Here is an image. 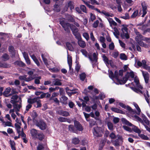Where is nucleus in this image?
I'll use <instances>...</instances> for the list:
<instances>
[{"instance_id": "nucleus-1", "label": "nucleus", "mask_w": 150, "mask_h": 150, "mask_svg": "<svg viewBox=\"0 0 150 150\" xmlns=\"http://www.w3.org/2000/svg\"><path fill=\"white\" fill-rule=\"evenodd\" d=\"M143 120L137 115H134L133 117V120L139 121L142 123L145 126V128L148 132H150V128L144 124H146L148 125L149 124V121L147 119L145 116L143 117Z\"/></svg>"}, {"instance_id": "nucleus-2", "label": "nucleus", "mask_w": 150, "mask_h": 150, "mask_svg": "<svg viewBox=\"0 0 150 150\" xmlns=\"http://www.w3.org/2000/svg\"><path fill=\"white\" fill-rule=\"evenodd\" d=\"M117 139L115 140H112V142L113 145L115 147H118L122 144L123 142V138L121 136L117 135Z\"/></svg>"}, {"instance_id": "nucleus-3", "label": "nucleus", "mask_w": 150, "mask_h": 150, "mask_svg": "<svg viewBox=\"0 0 150 150\" xmlns=\"http://www.w3.org/2000/svg\"><path fill=\"white\" fill-rule=\"evenodd\" d=\"M70 29L72 31L73 34L75 36L76 38L79 39L81 38V35L79 33V30L76 26L73 25H72L70 26Z\"/></svg>"}, {"instance_id": "nucleus-4", "label": "nucleus", "mask_w": 150, "mask_h": 150, "mask_svg": "<svg viewBox=\"0 0 150 150\" xmlns=\"http://www.w3.org/2000/svg\"><path fill=\"white\" fill-rule=\"evenodd\" d=\"M119 105H120V106L122 107V108L127 109L128 110L129 112L130 113V115L132 117V118L133 119V117L134 115H133V114H135V112L130 107L128 106H127L123 103H119Z\"/></svg>"}, {"instance_id": "nucleus-5", "label": "nucleus", "mask_w": 150, "mask_h": 150, "mask_svg": "<svg viewBox=\"0 0 150 150\" xmlns=\"http://www.w3.org/2000/svg\"><path fill=\"white\" fill-rule=\"evenodd\" d=\"M37 126L42 130H44L46 129L47 127L46 124L42 120L38 121L36 123Z\"/></svg>"}, {"instance_id": "nucleus-6", "label": "nucleus", "mask_w": 150, "mask_h": 150, "mask_svg": "<svg viewBox=\"0 0 150 150\" xmlns=\"http://www.w3.org/2000/svg\"><path fill=\"white\" fill-rule=\"evenodd\" d=\"M100 130V128L97 126H96L93 128V133L95 137H100L102 135Z\"/></svg>"}, {"instance_id": "nucleus-7", "label": "nucleus", "mask_w": 150, "mask_h": 150, "mask_svg": "<svg viewBox=\"0 0 150 150\" xmlns=\"http://www.w3.org/2000/svg\"><path fill=\"white\" fill-rule=\"evenodd\" d=\"M21 98L16 95L13 96L11 98V102L13 104H15L16 103H21Z\"/></svg>"}, {"instance_id": "nucleus-8", "label": "nucleus", "mask_w": 150, "mask_h": 150, "mask_svg": "<svg viewBox=\"0 0 150 150\" xmlns=\"http://www.w3.org/2000/svg\"><path fill=\"white\" fill-rule=\"evenodd\" d=\"M74 125L75 128L77 130L79 131H82L83 130V128L82 126L79 122L77 121H74Z\"/></svg>"}, {"instance_id": "nucleus-9", "label": "nucleus", "mask_w": 150, "mask_h": 150, "mask_svg": "<svg viewBox=\"0 0 150 150\" xmlns=\"http://www.w3.org/2000/svg\"><path fill=\"white\" fill-rule=\"evenodd\" d=\"M8 51L12 55V57H14L16 54V50L13 46L11 45L8 46Z\"/></svg>"}, {"instance_id": "nucleus-10", "label": "nucleus", "mask_w": 150, "mask_h": 150, "mask_svg": "<svg viewBox=\"0 0 150 150\" xmlns=\"http://www.w3.org/2000/svg\"><path fill=\"white\" fill-rule=\"evenodd\" d=\"M143 76L145 82L147 83H148L149 79V74L147 72L142 71Z\"/></svg>"}, {"instance_id": "nucleus-11", "label": "nucleus", "mask_w": 150, "mask_h": 150, "mask_svg": "<svg viewBox=\"0 0 150 150\" xmlns=\"http://www.w3.org/2000/svg\"><path fill=\"white\" fill-rule=\"evenodd\" d=\"M93 59L92 58V56L89 54L88 55V58L92 62H97L98 59V57L97 55L96 54L95 52L93 54Z\"/></svg>"}, {"instance_id": "nucleus-12", "label": "nucleus", "mask_w": 150, "mask_h": 150, "mask_svg": "<svg viewBox=\"0 0 150 150\" xmlns=\"http://www.w3.org/2000/svg\"><path fill=\"white\" fill-rule=\"evenodd\" d=\"M78 40V43L79 45L82 48H84L86 46V44L85 41H83L81 40V38L79 39L78 38H76Z\"/></svg>"}, {"instance_id": "nucleus-13", "label": "nucleus", "mask_w": 150, "mask_h": 150, "mask_svg": "<svg viewBox=\"0 0 150 150\" xmlns=\"http://www.w3.org/2000/svg\"><path fill=\"white\" fill-rule=\"evenodd\" d=\"M67 98L63 95V94H60V100L61 103L63 104H66L67 103Z\"/></svg>"}, {"instance_id": "nucleus-14", "label": "nucleus", "mask_w": 150, "mask_h": 150, "mask_svg": "<svg viewBox=\"0 0 150 150\" xmlns=\"http://www.w3.org/2000/svg\"><path fill=\"white\" fill-rule=\"evenodd\" d=\"M84 3L89 8L93 10H96L99 13H101L100 10L97 8H95L94 6L88 4V3L84 1Z\"/></svg>"}, {"instance_id": "nucleus-15", "label": "nucleus", "mask_w": 150, "mask_h": 150, "mask_svg": "<svg viewBox=\"0 0 150 150\" xmlns=\"http://www.w3.org/2000/svg\"><path fill=\"white\" fill-rule=\"evenodd\" d=\"M23 56L27 64H30V61L28 57V54L26 52L23 53Z\"/></svg>"}, {"instance_id": "nucleus-16", "label": "nucleus", "mask_w": 150, "mask_h": 150, "mask_svg": "<svg viewBox=\"0 0 150 150\" xmlns=\"http://www.w3.org/2000/svg\"><path fill=\"white\" fill-rule=\"evenodd\" d=\"M29 55L35 62L36 64L38 66H39L40 65V63L35 56L34 54L31 55L30 53H29Z\"/></svg>"}, {"instance_id": "nucleus-17", "label": "nucleus", "mask_w": 150, "mask_h": 150, "mask_svg": "<svg viewBox=\"0 0 150 150\" xmlns=\"http://www.w3.org/2000/svg\"><path fill=\"white\" fill-rule=\"evenodd\" d=\"M30 132L32 137H37V135L38 133L36 129H33L30 130Z\"/></svg>"}, {"instance_id": "nucleus-18", "label": "nucleus", "mask_w": 150, "mask_h": 150, "mask_svg": "<svg viewBox=\"0 0 150 150\" xmlns=\"http://www.w3.org/2000/svg\"><path fill=\"white\" fill-rule=\"evenodd\" d=\"M15 65L18 66L20 67H23L25 66V65L24 63L21 61H16L14 62Z\"/></svg>"}, {"instance_id": "nucleus-19", "label": "nucleus", "mask_w": 150, "mask_h": 150, "mask_svg": "<svg viewBox=\"0 0 150 150\" xmlns=\"http://www.w3.org/2000/svg\"><path fill=\"white\" fill-rule=\"evenodd\" d=\"M45 94H42L40 97H39V98L38 99L35 103H37L36 108L40 107L41 106V104L40 103V98H43Z\"/></svg>"}, {"instance_id": "nucleus-20", "label": "nucleus", "mask_w": 150, "mask_h": 150, "mask_svg": "<svg viewBox=\"0 0 150 150\" xmlns=\"http://www.w3.org/2000/svg\"><path fill=\"white\" fill-rule=\"evenodd\" d=\"M66 25H64L62 27L64 28L65 31H66L68 33H69L70 31L69 27H70V26H71V24L69 23H66Z\"/></svg>"}, {"instance_id": "nucleus-21", "label": "nucleus", "mask_w": 150, "mask_h": 150, "mask_svg": "<svg viewBox=\"0 0 150 150\" xmlns=\"http://www.w3.org/2000/svg\"><path fill=\"white\" fill-rule=\"evenodd\" d=\"M39 98V97H37L34 98H30L28 99V102L29 103L32 104L36 102L37 99Z\"/></svg>"}, {"instance_id": "nucleus-22", "label": "nucleus", "mask_w": 150, "mask_h": 150, "mask_svg": "<svg viewBox=\"0 0 150 150\" xmlns=\"http://www.w3.org/2000/svg\"><path fill=\"white\" fill-rule=\"evenodd\" d=\"M142 8L143 11V14L142 16V17H144L147 13L146 10L147 9V7L145 5V4H142Z\"/></svg>"}, {"instance_id": "nucleus-23", "label": "nucleus", "mask_w": 150, "mask_h": 150, "mask_svg": "<svg viewBox=\"0 0 150 150\" xmlns=\"http://www.w3.org/2000/svg\"><path fill=\"white\" fill-rule=\"evenodd\" d=\"M1 58L3 61H6L9 59L10 57L8 54L4 53L1 56Z\"/></svg>"}, {"instance_id": "nucleus-24", "label": "nucleus", "mask_w": 150, "mask_h": 150, "mask_svg": "<svg viewBox=\"0 0 150 150\" xmlns=\"http://www.w3.org/2000/svg\"><path fill=\"white\" fill-rule=\"evenodd\" d=\"M130 88L133 91L136 93H140L141 94H145V93L143 92V91H142V90H140V89L139 88H136L133 87H131Z\"/></svg>"}, {"instance_id": "nucleus-25", "label": "nucleus", "mask_w": 150, "mask_h": 150, "mask_svg": "<svg viewBox=\"0 0 150 150\" xmlns=\"http://www.w3.org/2000/svg\"><path fill=\"white\" fill-rule=\"evenodd\" d=\"M66 46L69 50L70 51H74V48L71 44L69 42H67L66 43Z\"/></svg>"}, {"instance_id": "nucleus-26", "label": "nucleus", "mask_w": 150, "mask_h": 150, "mask_svg": "<svg viewBox=\"0 0 150 150\" xmlns=\"http://www.w3.org/2000/svg\"><path fill=\"white\" fill-rule=\"evenodd\" d=\"M21 125V123H19V124H15V128L17 130V132L18 134H21V127L20 126Z\"/></svg>"}, {"instance_id": "nucleus-27", "label": "nucleus", "mask_w": 150, "mask_h": 150, "mask_svg": "<svg viewBox=\"0 0 150 150\" xmlns=\"http://www.w3.org/2000/svg\"><path fill=\"white\" fill-rule=\"evenodd\" d=\"M13 107L15 111H19L21 107V103H19V104L15 103Z\"/></svg>"}, {"instance_id": "nucleus-28", "label": "nucleus", "mask_w": 150, "mask_h": 150, "mask_svg": "<svg viewBox=\"0 0 150 150\" xmlns=\"http://www.w3.org/2000/svg\"><path fill=\"white\" fill-rule=\"evenodd\" d=\"M120 82H117V84H125L127 81V79H126L125 78L123 77L122 79H119Z\"/></svg>"}, {"instance_id": "nucleus-29", "label": "nucleus", "mask_w": 150, "mask_h": 150, "mask_svg": "<svg viewBox=\"0 0 150 150\" xmlns=\"http://www.w3.org/2000/svg\"><path fill=\"white\" fill-rule=\"evenodd\" d=\"M53 10L54 11L57 12H59L60 11V8L58 4H55L54 6Z\"/></svg>"}, {"instance_id": "nucleus-30", "label": "nucleus", "mask_w": 150, "mask_h": 150, "mask_svg": "<svg viewBox=\"0 0 150 150\" xmlns=\"http://www.w3.org/2000/svg\"><path fill=\"white\" fill-rule=\"evenodd\" d=\"M58 120L61 122H70V120L69 119H68L67 118L60 117L58 118Z\"/></svg>"}, {"instance_id": "nucleus-31", "label": "nucleus", "mask_w": 150, "mask_h": 150, "mask_svg": "<svg viewBox=\"0 0 150 150\" xmlns=\"http://www.w3.org/2000/svg\"><path fill=\"white\" fill-rule=\"evenodd\" d=\"M121 121L123 123L126 125H127L129 126H132V125L131 123L129 122L125 118H122L121 119Z\"/></svg>"}, {"instance_id": "nucleus-32", "label": "nucleus", "mask_w": 150, "mask_h": 150, "mask_svg": "<svg viewBox=\"0 0 150 150\" xmlns=\"http://www.w3.org/2000/svg\"><path fill=\"white\" fill-rule=\"evenodd\" d=\"M141 15V14H138V10H136L135 11L134 13H133L132 15L131 16V18H135L137 16H139Z\"/></svg>"}, {"instance_id": "nucleus-33", "label": "nucleus", "mask_w": 150, "mask_h": 150, "mask_svg": "<svg viewBox=\"0 0 150 150\" xmlns=\"http://www.w3.org/2000/svg\"><path fill=\"white\" fill-rule=\"evenodd\" d=\"M59 114L64 116H67L69 115V113L68 112L62 110L60 111Z\"/></svg>"}, {"instance_id": "nucleus-34", "label": "nucleus", "mask_w": 150, "mask_h": 150, "mask_svg": "<svg viewBox=\"0 0 150 150\" xmlns=\"http://www.w3.org/2000/svg\"><path fill=\"white\" fill-rule=\"evenodd\" d=\"M120 58L122 60H127V56L124 53H121L120 54Z\"/></svg>"}, {"instance_id": "nucleus-35", "label": "nucleus", "mask_w": 150, "mask_h": 150, "mask_svg": "<svg viewBox=\"0 0 150 150\" xmlns=\"http://www.w3.org/2000/svg\"><path fill=\"white\" fill-rule=\"evenodd\" d=\"M118 73L117 70H115V71L114 74V78H115L117 81V82H120L119 79L118 77Z\"/></svg>"}, {"instance_id": "nucleus-36", "label": "nucleus", "mask_w": 150, "mask_h": 150, "mask_svg": "<svg viewBox=\"0 0 150 150\" xmlns=\"http://www.w3.org/2000/svg\"><path fill=\"white\" fill-rule=\"evenodd\" d=\"M109 137L112 139H115L117 138V135H116L113 132H111L109 135Z\"/></svg>"}, {"instance_id": "nucleus-37", "label": "nucleus", "mask_w": 150, "mask_h": 150, "mask_svg": "<svg viewBox=\"0 0 150 150\" xmlns=\"http://www.w3.org/2000/svg\"><path fill=\"white\" fill-rule=\"evenodd\" d=\"M80 78L82 81H84L86 77V74L85 73H83L79 75Z\"/></svg>"}, {"instance_id": "nucleus-38", "label": "nucleus", "mask_w": 150, "mask_h": 150, "mask_svg": "<svg viewBox=\"0 0 150 150\" xmlns=\"http://www.w3.org/2000/svg\"><path fill=\"white\" fill-rule=\"evenodd\" d=\"M67 5L68 8H70L71 10H72L74 8L73 5L72 4V2L71 1L68 2Z\"/></svg>"}, {"instance_id": "nucleus-39", "label": "nucleus", "mask_w": 150, "mask_h": 150, "mask_svg": "<svg viewBox=\"0 0 150 150\" xmlns=\"http://www.w3.org/2000/svg\"><path fill=\"white\" fill-rule=\"evenodd\" d=\"M103 60L105 63L107 64H109V61L108 57L105 55V54H104L102 56Z\"/></svg>"}, {"instance_id": "nucleus-40", "label": "nucleus", "mask_w": 150, "mask_h": 150, "mask_svg": "<svg viewBox=\"0 0 150 150\" xmlns=\"http://www.w3.org/2000/svg\"><path fill=\"white\" fill-rule=\"evenodd\" d=\"M122 26L123 27H122L121 29V30L122 31L123 33H124V31L127 33L128 30V28H127V25L123 24L122 25Z\"/></svg>"}, {"instance_id": "nucleus-41", "label": "nucleus", "mask_w": 150, "mask_h": 150, "mask_svg": "<svg viewBox=\"0 0 150 150\" xmlns=\"http://www.w3.org/2000/svg\"><path fill=\"white\" fill-rule=\"evenodd\" d=\"M10 143L12 149V150H16L15 147V143L13 141L10 140Z\"/></svg>"}, {"instance_id": "nucleus-42", "label": "nucleus", "mask_w": 150, "mask_h": 150, "mask_svg": "<svg viewBox=\"0 0 150 150\" xmlns=\"http://www.w3.org/2000/svg\"><path fill=\"white\" fill-rule=\"evenodd\" d=\"M142 36L141 34H139L136 37L135 39L137 42L141 41L142 40Z\"/></svg>"}, {"instance_id": "nucleus-43", "label": "nucleus", "mask_w": 150, "mask_h": 150, "mask_svg": "<svg viewBox=\"0 0 150 150\" xmlns=\"http://www.w3.org/2000/svg\"><path fill=\"white\" fill-rule=\"evenodd\" d=\"M121 36L123 38H124V37H125V38L127 39H128L129 38V35L127 33H124L122 34H121Z\"/></svg>"}, {"instance_id": "nucleus-44", "label": "nucleus", "mask_w": 150, "mask_h": 150, "mask_svg": "<svg viewBox=\"0 0 150 150\" xmlns=\"http://www.w3.org/2000/svg\"><path fill=\"white\" fill-rule=\"evenodd\" d=\"M107 125L108 129L110 130H113V124L110 122H108L107 123Z\"/></svg>"}, {"instance_id": "nucleus-45", "label": "nucleus", "mask_w": 150, "mask_h": 150, "mask_svg": "<svg viewBox=\"0 0 150 150\" xmlns=\"http://www.w3.org/2000/svg\"><path fill=\"white\" fill-rule=\"evenodd\" d=\"M80 8L83 12L86 13H87V10L86 8L84 5H81L80 6Z\"/></svg>"}, {"instance_id": "nucleus-46", "label": "nucleus", "mask_w": 150, "mask_h": 150, "mask_svg": "<svg viewBox=\"0 0 150 150\" xmlns=\"http://www.w3.org/2000/svg\"><path fill=\"white\" fill-rule=\"evenodd\" d=\"M10 65L7 63L2 62L1 68H8L10 67Z\"/></svg>"}, {"instance_id": "nucleus-47", "label": "nucleus", "mask_w": 150, "mask_h": 150, "mask_svg": "<svg viewBox=\"0 0 150 150\" xmlns=\"http://www.w3.org/2000/svg\"><path fill=\"white\" fill-rule=\"evenodd\" d=\"M72 143L73 144H78L79 142V139L76 138H73L72 139Z\"/></svg>"}, {"instance_id": "nucleus-48", "label": "nucleus", "mask_w": 150, "mask_h": 150, "mask_svg": "<svg viewBox=\"0 0 150 150\" xmlns=\"http://www.w3.org/2000/svg\"><path fill=\"white\" fill-rule=\"evenodd\" d=\"M69 130L73 132L76 133V132L73 125H70L69 126Z\"/></svg>"}, {"instance_id": "nucleus-49", "label": "nucleus", "mask_w": 150, "mask_h": 150, "mask_svg": "<svg viewBox=\"0 0 150 150\" xmlns=\"http://www.w3.org/2000/svg\"><path fill=\"white\" fill-rule=\"evenodd\" d=\"M56 81L54 83V85L55 86H61L62 83L60 81V80L58 79H55Z\"/></svg>"}, {"instance_id": "nucleus-50", "label": "nucleus", "mask_w": 150, "mask_h": 150, "mask_svg": "<svg viewBox=\"0 0 150 150\" xmlns=\"http://www.w3.org/2000/svg\"><path fill=\"white\" fill-rule=\"evenodd\" d=\"M67 62L68 64H72V57L71 56L68 55Z\"/></svg>"}, {"instance_id": "nucleus-51", "label": "nucleus", "mask_w": 150, "mask_h": 150, "mask_svg": "<svg viewBox=\"0 0 150 150\" xmlns=\"http://www.w3.org/2000/svg\"><path fill=\"white\" fill-rule=\"evenodd\" d=\"M132 129L134 132L137 133H139L141 132L140 130L137 127L134 125L133 126Z\"/></svg>"}, {"instance_id": "nucleus-52", "label": "nucleus", "mask_w": 150, "mask_h": 150, "mask_svg": "<svg viewBox=\"0 0 150 150\" xmlns=\"http://www.w3.org/2000/svg\"><path fill=\"white\" fill-rule=\"evenodd\" d=\"M81 52L85 57H87L88 52L86 50L81 49Z\"/></svg>"}, {"instance_id": "nucleus-53", "label": "nucleus", "mask_w": 150, "mask_h": 150, "mask_svg": "<svg viewBox=\"0 0 150 150\" xmlns=\"http://www.w3.org/2000/svg\"><path fill=\"white\" fill-rule=\"evenodd\" d=\"M138 45H139L141 46L142 47H146V44L144 43L143 41H139V42H137Z\"/></svg>"}, {"instance_id": "nucleus-54", "label": "nucleus", "mask_w": 150, "mask_h": 150, "mask_svg": "<svg viewBox=\"0 0 150 150\" xmlns=\"http://www.w3.org/2000/svg\"><path fill=\"white\" fill-rule=\"evenodd\" d=\"M44 148L43 145L41 144H39L37 146V150H42Z\"/></svg>"}, {"instance_id": "nucleus-55", "label": "nucleus", "mask_w": 150, "mask_h": 150, "mask_svg": "<svg viewBox=\"0 0 150 150\" xmlns=\"http://www.w3.org/2000/svg\"><path fill=\"white\" fill-rule=\"evenodd\" d=\"M11 88L10 87H8L6 88L5 91L3 93V94H9L11 91Z\"/></svg>"}, {"instance_id": "nucleus-56", "label": "nucleus", "mask_w": 150, "mask_h": 150, "mask_svg": "<svg viewBox=\"0 0 150 150\" xmlns=\"http://www.w3.org/2000/svg\"><path fill=\"white\" fill-rule=\"evenodd\" d=\"M37 137L38 138L39 140H42L44 137V135L42 133H38Z\"/></svg>"}, {"instance_id": "nucleus-57", "label": "nucleus", "mask_w": 150, "mask_h": 150, "mask_svg": "<svg viewBox=\"0 0 150 150\" xmlns=\"http://www.w3.org/2000/svg\"><path fill=\"white\" fill-rule=\"evenodd\" d=\"M112 110L117 112L123 113V112L122 110H119L117 108H112Z\"/></svg>"}, {"instance_id": "nucleus-58", "label": "nucleus", "mask_w": 150, "mask_h": 150, "mask_svg": "<svg viewBox=\"0 0 150 150\" xmlns=\"http://www.w3.org/2000/svg\"><path fill=\"white\" fill-rule=\"evenodd\" d=\"M99 23V21L98 20H96L95 22H94L93 24V28H96L98 25V23Z\"/></svg>"}, {"instance_id": "nucleus-59", "label": "nucleus", "mask_w": 150, "mask_h": 150, "mask_svg": "<svg viewBox=\"0 0 150 150\" xmlns=\"http://www.w3.org/2000/svg\"><path fill=\"white\" fill-rule=\"evenodd\" d=\"M109 49L111 50H114L115 48V45L113 42H112L109 45Z\"/></svg>"}, {"instance_id": "nucleus-60", "label": "nucleus", "mask_w": 150, "mask_h": 150, "mask_svg": "<svg viewBox=\"0 0 150 150\" xmlns=\"http://www.w3.org/2000/svg\"><path fill=\"white\" fill-rule=\"evenodd\" d=\"M83 37L86 40H88L89 39V36L88 34L87 33H83Z\"/></svg>"}, {"instance_id": "nucleus-61", "label": "nucleus", "mask_w": 150, "mask_h": 150, "mask_svg": "<svg viewBox=\"0 0 150 150\" xmlns=\"http://www.w3.org/2000/svg\"><path fill=\"white\" fill-rule=\"evenodd\" d=\"M139 136L142 139L144 140H148L149 139L148 137L142 134H140Z\"/></svg>"}, {"instance_id": "nucleus-62", "label": "nucleus", "mask_w": 150, "mask_h": 150, "mask_svg": "<svg viewBox=\"0 0 150 150\" xmlns=\"http://www.w3.org/2000/svg\"><path fill=\"white\" fill-rule=\"evenodd\" d=\"M119 54L118 52H115L112 53V57L115 58H117Z\"/></svg>"}, {"instance_id": "nucleus-63", "label": "nucleus", "mask_w": 150, "mask_h": 150, "mask_svg": "<svg viewBox=\"0 0 150 150\" xmlns=\"http://www.w3.org/2000/svg\"><path fill=\"white\" fill-rule=\"evenodd\" d=\"M145 99L148 103H149V94H144Z\"/></svg>"}, {"instance_id": "nucleus-64", "label": "nucleus", "mask_w": 150, "mask_h": 150, "mask_svg": "<svg viewBox=\"0 0 150 150\" xmlns=\"http://www.w3.org/2000/svg\"><path fill=\"white\" fill-rule=\"evenodd\" d=\"M27 76L24 74L23 76H20L19 77V79L21 80H24L25 81V78L27 77Z\"/></svg>"}]
</instances>
